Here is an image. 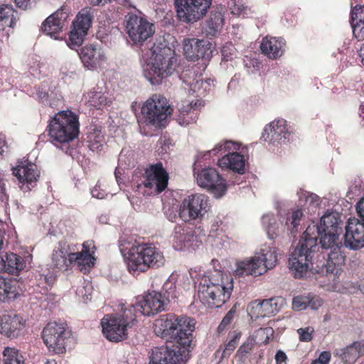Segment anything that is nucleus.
<instances>
[{"instance_id":"obj_1","label":"nucleus","mask_w":364,"mask_h":364,"mask_svg":"<svg viewBox=\"0 0 364 364\" xmlns=\"http://www.w3.org/2000/svg\"><path fill=\"white\" fill-rule=\"evenodd\" d=\"M343 221L337 213H327L318 223L312 222L306 229L289 257V268L295 279H303L310 272L336 274L346 255L338 241Z\"/></svg>"},{"instance_id":"obj_2","label":"nucleus","mask_w":364,"mask_h":364,"mask_svg":"<svg viewBox=\"0 0 364 364\" xmlns=\"http://www.w3.org/2000/svg\"><path fill=\"white\" fill-rule=\"evenodd\" d=\"M196 322L188 316L164 314L155 321V334L173 346L155 347L149 353V364H185L193 341Z\"/></svg>"},{"instance_id":"obj_3","label":"nucleus","mask_w":364,"mask_h":364,"mask_svg":"<svg viewBox=\"0 0 364 364\" xmlns=\"http://www.w3.org/2000/svg\"><path fill=\"white\" fill-rule=\"evenodd\" d=\"M150 52L151 55L144 65V75L151 85H159L176 68L175 51L167 45L164 38H160L153 44Z\"/></svg>"},{"instance_id":"obj_4","label":"nucleus","mask_w":364,"mask_h":364,"mask_svg":"<svg viewBox=\"0 0 364 364\" xmlns=\"http://www.w3.org/2000/svg\"><path fill=\"white\" fill-rule=\"evenodd\" d=\"M225 283L220 272L215 271L209 277H204L198 287V296L210 307L219 308L230 298L233 289L232 279Z\"/></svg>"},{"instance_id":"obj_5","label":"nucleus","mask_w":364,"mask_h":364,"mask_svg":"<svg viewBox=\"0 0 364 364\" xmlns=\"http://www.w3.org/2000/svg\"><path fill=\"white\" fill-rule=\"evenodd\" d=\"M127 266L130 272H144L149 268H158L164 264L163 253L155 246L140 244L132 246L128 252Z\"/></svg>"},{"instance_id":"obj_6","label":"nucleus","mask_w":364,"mask_h":364,"mask_svg":"<svg viewBox=\"0 0 364 364\" xmlns=\"http://www.w3.org/2000/svg\"><path fill=\"white\" fill-rule=\"evenodd\" d=\"M48 131L53 141L69 142L79 134L78 117L70 110L60 111L51 119Z\"/></svg>"},{"instance_id":"obj_7","label":"nucleus","mask_w":364,"mask_h":364,"mask_svg":"<svg viewBox=\"0 0 364 364\" xmlns=\"http://www.w3.org/2000/svg\"><path fill=\"white\" fill-rule=\"evenodd\" d=\"M136 321L132 309H125L122 314L107 315L101 321L102 333L110 341L119 342L127 338V331Z\"/></svg>"},{"instance_id":"obj_8","label":"nucleus","mask_w":364,"mask_h":364,"mask_svg":"<svg viewBox=\"0 0 364 364\" xmlns=\"http://www.w3.org/2000/svg\"><path fill=\"white\" fill-rule=\"evenodd\" d=\"M171 112L172 109L166 99L159 95H154L141 107V120L146 125L161 127L164 125L165 120Z\"/></svg>"},{"instance_id":"obj_9","label":"nucleus","mask_w":364,"mask_h":364,"mask_svg":"<svg viewBox=\"0 0 364 364\" xmlns=\"http://www.w3.org/2000/svg\"><path fill=\"white\" fill-rule=\"evenodd\" d=\"M277 261V255L274 251L262 250L256 253L250 259L237 262L235 269L236 274L239 276L252 275L255 277L265 273L268 269H272Z\"/></svg>"},{"instance_id":"obj_10","label":"nucleus","mask_w":364,"mask_h":364,"mask_svg":"<svg viewBox=\"0 0 364 364\" xmlns=\"http://www.w3.org/2000/svg\"><path fill=\"white\" fill-rule=\"evenodd\" d=\"M125 31L134 44L142 45L155 33V26L146 18L128 13L124 18Z\"/></svg>"},{"instance_id":"obj_11","label":"nucleus","mask_w":364,"mask_h":364,"mask_svg":"<svg viewBox=\"0 0 364 364\" xmlns=\"http://www.w3.org/2000/svg\"><path fill=\"white\" fill-rule=\"evenodd\" d=\"M213 0H173L180 21L194 23L206 16Z\"/></svg>"},{"instance_id":"obj_12","label":"nucleus","mask_w":364,"mask_h":364,"mask_svg":"<svg viewBox=\"0 0 364 364\" xmlns=\"http://www.w3.org/2000/svg\"><path fill=\"white\" fill-rule=\"evenodd\" d=\"M70 336V331L65 324L55 322L48 323L42 332L44 343L50 351L58 354L65 352Z\"/></svg>"},{"instance_id":"obj_13","label":"nucleus","mask_w":364,"mask_h":364,"mask_svg":"<svg viewBox=\"0 0 364 364\" xmlns=\"http://www.w3.org/2000/svg\"><path fill=\"white\" fill-rule=\"evenodd\" d=\"M209 209L208 197L203 194L191 195L186 198L179 210V216L185 222L203 217Z\"/></svg>"},{"instance_id":"obj_14","label":"nucleus","mask_w":364,"mask_h":364,"mask_svg":"<svg viewBox=\"0 0 364 364\" xmlns=\"http://www.w3.org/2000/svg\"><path fill=\"white\" fill-rule=\"evenodd\" d=\"M198 184L211 192L215 197H222L227 190L225 181L219 173L213 168H206L197 173Z\"/></svg>"},{"instance_id":"obj_15","label":"nucleus","mask_w":364,"mask_h":364,"mask_svg":"<svg viewBox=\"0 0 364 364\" xmlns=\"http://www.w3.org/2000/svg\"><path fill=\"white\" fill-rule=\"evenodd\" d=\"M213 50V43L207 39H185L183 51L186 58L191 61L210 59Z\"/></svg>"},{"instance_id":"obj_16","label":"nucleus","mask_w":364,"mask_h":364,"mask_svg":"<svg viewBox=\"0 0 364 364\" xmlns=\"http://www.w3.org/2000/svg\"><path fill=\"white\" fill-rule=\"evenodd\" d=\"M168 303V298L162 295V292L153 291L148 292L136 306H132V311H139L144 316L154 315L163 310Z\"/></svg>"},{"instance_id":"obj_17","label":"nucleus","mask_w":364,"mask_h":364,"mask_svg":"<svg viewBox=\"0 0 364 364\" xmlns=\"http://www.w3.org/2000/svg\"><path fill=\"white\" fill-rule=\"evenodd\" d=\"M168 175L163 168L162 163L152 164L146 168L143 184L150 189L154 188L156 193L164 191L168 185Z\"/></svg>"},{"instance_id":"obj_18","label":"nucleus","mask_w":364,"mask_h":364,"mask_svg":"<svg viewBox=\"0 0 364 364\" xmlns=\"http://www.w3.org/2000/svg\"><path fill=\"white\" fill-rule=\"evenodd\" d=\"M344 245L350 250L364 247V222L358 218H350L346 226Z\"/></svg>"},{"instance_id":"obj_19","label":"nucleus","mask_w":364,"mask_h":364,"mask_svg":"<svg viewBox=\"0 0 364 364\" xmlns=\"http://www.w3.org/2000/svg\"><path fill=\"white\" fill-rule=\"evenodd\" d=\"M291 133L287 129L286 121L278 119L272 122L264 129L262 138L273 144H287L289 141Z\"/></svg>"},{"instance_id":"obj_20","label":"nucleus","mask_w":364,"mask_h":364,"mask_svg":"<svg viewBox=\"0 0 364 364\" xmlns=\"http://www.w3.org/2000/svg\"><path fill=\"white\" fill-rule=\"evenodd\" d=\"M79 55L84 66L88 70L97 69L106 60L103 50L93 44L82 48Z\"/></svg>"},{"instance_id":"obj_21","label":"nucleus","mask_w":364,"mask_h":364,"mask_svg":"<svg viewBox=\"0 0 364 364\" xmlns=\"http://www.w3.org/2000/svg\"><path fill=\"white\" fill-rule=\"evenodd\" d=\"M24 321L14 313L0 316V333L9 338H17L23 329Z\"/></svg>"},{"instance_id":"obj_22","label":"nucleus","mask_w":364,"mask_h":364,"mask_svg":"<svg viewBox=\"0 0 364 364\" xmlns=\"http://www.w3.org/2000/svg\"><path fill=\"white\" fill-rule=\"evenodd\" d=\"M68 14L65 9L60 8L50 15L42 23V31L46 34L58 39L55 36L61 31L68 19Z\"/></svg>"},{"instance_id":"obj_23","label":"nucleus","mask_w":364,"mask_h":364,"mask_svg":"<svg viewBox=\"0 0 364 364\" xmlns=\"http://www.w3.org/2000/svg\"><path fill=\"white\" fill-rule=\"evenodd\" d=\"M12 171L20 183L27 184V190L31 189L29 185L33 186L32 183L36 182L40 176L37 166L31 162H20Z\"/></svg>"},{"instance_id":"obj_24","label":"nucleus","mask_w":364,"mask_h":364,"mask_svg":"<svg viewBox=\"0 0 364 364\" xmlns=\"http://www.w3.org/2000/svg\"><path fill=\"white\" fill-rule=\"evenodd\" d=\"M24 289L18 280L0 276V301L10 302L20 296Z\"/></svg>"},{"instance_id":"obj_25","label":"nucleus","mask_w":364,"mask_h":364,"mask_svg":"<svg viewBox=\"0 0 364 364\" xmlns=\"http://www.w3.org/2000/svg\"><path fill=\"white\" fill-rule=\"evenodd\" d=\"M91 247H94L92 241H87L82 244V250L80 252L70 253V261L77 265L80 271H86L95 264V257L92 256L94 251H90Z\"/></svg>"},{"instance_id":"obj_26","label":"nucleus","mask_w":364,"mask_h":364,"mask_svg":"<svg viewBox=\"0 0 364 364\" xmlns=\"http://www.w3.org/2000/svg\"><path fill=\"white\" fill-rule=\"evenodd\" d=\"M173 237V246L178 250H183L185 248H193L195 250L201 244L193 231L188 229L176 228Z\"/></svg>"},{"instance_id":"obj_27","label":"nucleus","mask_w":364,"mask_h":364,"mask_svg":"<svg viewBox=\"0 0 364 364\" xmlns=\"http://www.w3.org/2000/svg\"><path fill=\"white\" fill-rule=\"evenodd\" d=\"M284 45L285 41L283 38L267 36L262 39L260 48L262 53L269 58L277 59L282 55Z\"/></svg>"},{"instance_id":"obj_28","label":"nucleus","mask_w":364,"mask_h":364,"mask_svg":"<svg viewBox=\"0 0 364 364\" xmlns=\"http://www.w3.org/2000/svg\"><path fill=\"white\" fill-rule=\"evenodd\" d=\"M25 267V262L14 253H6L0 257V270L9 274H17Z\"/></svg>"},{"instance_id":"obj_29","label":"nucleus","mask_w":364,"mask_h":364,"mask_svg":"<svg viewBox=\"0 0 364 364\" xmlns=\"http://www.w3.org/2000/svg\"><path fill=\"white\" fill-rule=\"evenodd\" d=\"M218 164L223 168H229L238 173L245 171V159L243 155L237 152H232L218 160Z\"/></svg>"},{"instance_id":"obj_30","label":"nucleus","mask_w":364,"mask_h":364,"mask_svg":"<svg viewBox=\"0 0 364 364\" xmlns=\"http://www.w3.org/2000/svg\"><path fill=\"white\" fill-rule=\"evenodd\" d=\"M178 106L179 112L183 116L182 119L179 118V123L181 125H186L196 122L197 113H195L194 111L198 107L203 106V102L198 100L193 104V102L184 101L178 104Z\"/></svg>"},{"instance_id":"obj_31","label":"nucleus","mask_w":364,"mask_h":364,"mask_svg":"<svg viewBox=\"0 0 364 364\" xmlns=\"http://www.w3.org/2000/svg\"><path fill=\"white\" fill-rule=\"evenodd\" d=\"M240 338V332L233 331L232 333H229V341L227 343H225L223 346H220L215 353V358L219 359L218 363H220L223 359L230 357L237 346Z\"/></svg>"},{"instance_id":"obj_32","label":"nucleus","mask_w":364,"mask_h":364,"mask_svg":"<svg viewBox=\"0 0 364 364\" xmlns=\"http://www.w3.org/2000/svg\"><path fill=\"white\" fill-rule=\"evenodd\" d=\"M224 19L220 12L211 14L203 28V33L209 38L216 37L223 24Z\"/></svg>"},{"instance_id":"obj_33","label":"nucleus","mask_w":364,"mask_h":364,"mask_svg":"<svg viewBox=\"0 0 364 364\" xmlns=\"http://www.w3.org/2000/svg\"><path fill=\"white\" fill-rule=\"evenodd\" d=\"M14 11L11 6L7 4L0 5V32L4 31L7 28L9 30L13 28L16 22Z\"/></svg>"},{"instance_id":"obj_34","label":"nucleus","mask_w":364,"mask_h":364,"mask_svg":"<svg viewBox=\"0 0 364 364\" xmlns=\"http://www.w3.org/2000/svg\"><path fill=\"white\" fill-rule=\"evenodd\" d=\"M51 261L52 265L60 269H66L69 265L72 264V261H70V253L62 248L53 251Z\"/></svg>"},{"instance_id":"obj_35","label":"nucleus","mask_w":364,"mask_h":364,"mask_svg":"<svg viewBox=\"0 0 364 364\" xmlns=\"http://www.w3.org/2000/svg\"><path fill=\"white\" fill-rule=\"evenodd\" d=\"M270 309L271 307H269L266 299L263 300L262 301H258L255 300L252 304L250 314L252 317H255V318L269 317L273 316V314L270 312Z\"/></svg>"},{"instance_id":"obj_36","label":"nucleus","mask_w":364,"mask_h":364,"mask_svg":"<svg viewBox=\"0 0 364 364\" xmlns=\"http://www.w3.org/2000/svg\"><path fill=\"white\" fill-rule=\"evenodd\" d=\"M93 15L90 9H83L77 16L76 20L73 22V26L77 27V29L86 31L91 26Z\"/></svg>"},{"instance_id":"obj_37","label":"nucleus","mask_w":364,"mask_h":364,"mask_svg":"<svg viewBox=\"0 0 364 364\" xmlns=\"http://www.w3.org/2000/svg\"><path fill=\"white\" fill-rule=\"evenodd\" d=\"M87 33L86 31L77 29V27L73 26L70 33L69 41L67 43L68 46L72 49L81 46Z\"/></svg>"},{"instance_id":"obj_38","label":"nucleus","mask_w":364,"mask_h":364,"mask_svg":"<svg viewBox=\"0 0 364 364\" xmlns=\"http://www.w3.org/2000/svg\"><path fill=\"white\" fill-rule=\"evenodd\" d=\"M272 328H260L250 337L253 338L256 345L267 344L269 342V336H272Z\"/></svg>"},{"instance_id":"obj_39","label":"nucleus","mask_w":364,"mask_h":364,"mask_svg":"<svg viewBox=\"0 0 364 364\" xmlns=\"http://www.w3.org/2000/svg\"><path fill=\"white\" fill-rule=\"evenodd\" d=\"M3 355L4 357V364H24L23 356L14 348H5Z\"/></svg>"},{"instance_id":"obj_40","label":"nucleus","mask_w":364,"mask_h":364,"mask_svg":"<svg viewBox=\"0 0 364 364\" xmlns=\"http://www.w3.org/2000/svg\"><path fill=\"white\" fill-rule=\"evenodd\" d=\"M341 356L345 363L350 364L354 363L359 358L358 353L356 351L353 343L341 350Z\"/></svg>"},{"instance_id":"obj_41","label":"nucleus","mask_w":364,"mask_h":364,"mask_svg":"<svg viewBox=\"0 0 364 364\" xmlns=\"http://www.w3.org/2000/svg\"><path fill=\"white\" fill-rule=\"evenodd\" d=\"M255 346L257 345L255 343L253 338L249 336L237 350L236 357L240 360H242L252 351Z\"/></svg>"},{"instance_id":"obj_42","label":"nucleus","mask_w":364,"mask_h":364,"mask_svg":"<svg viewBox=\"0 0 364 364\" xmlns=\"http://www.w3.org/2000/svg\"><path fill=\"white\" fill-rule=\"evenodd\" d=\"M228 6L231 13L235 16L247 14V6H245L242 0H230Z\"/></svg>"},{"instance_id":"obj_43","label":"nucleus","mask_w":364,"mask_h":364,"mask_svg":"<svg viewBox=\"0 0 364 364\" xmlns=\"http://www.w3.org/2000/svg\"><path fill=\"white\" fill-rule=\"evenodd\" d=\"M88 97L90 105L94 107L107 104V97L101 92H90L88 93Z\"/></svg>"},{"instance_id":"obj_44","label":"nucleus","mask_w":364,"mask_h":364,"mask_svg":"<svg viewBox=\"0 0 364 364\" xmlns=\"http://www.w3.org/2000/svg\"><path fill=\"white\" fill-rule=\"evenodd\" d=\"M237 150L239 149V145L232 142V141H226L223 143L220 142L218 144L214 149L210 151L213 155H216L219 152H225L227 150Z\"/></svg>"},{"instance_id":"obj_45","label":"nucleus","mask_w":364,"mask_h":364,"mask_svg":"<svg viewBox=\"0 0 364 364\" xmlns=\"http://www.w3.org/2000/svg\"><path fill=\"white\" fill-rule=\"evenodd\" d=\"M309 300L308 296H297L293 299L292 308L296 311H301L308 308Z\"/></svg>"},{"instance_id":"obj_46","label":"nucleus","mask_w":364,"mask_h":364,"mask_svg":"<svg viewBox=\"0 0 364 364\" xmlns=\"http://www.w3.org/2000/svg\"><path fill=\"white\" fill-rule=\"evenodd\" d=\"M266 301H267L269 307H271L270 312L273 315H275L279 312L285 303L284 299L282 296L271 298L269 299H266Z\"/></svg>"},{"instance_id":"obj_47","label":"nucleus","mask_w":364,"mask_h":364,"mask_svg":"<svg viewBox=\"0 0 364 364\" xmlns=\"http://www.w3.org/2000/svg\"><path fill=\"white\" fill-rule=\"evenodd\" d=\"M364 22V7L356 5L351 11L350 23Z\"/></svg>"},{"instance_id":"obj_48","label":"nucleus","mask_w":364,"mask_h":364,"mask_svg":"<svg viewBox=\"0 0 364 364\" xmlns=\"http://www.w3.org/2000/svg\"><path fill=\"white\" fill-rule=\"evenodd\" d=\"M163 296H166L168 298V301L169 302L170 298L175 299L176 298V294L175 290L174 284L170 281L167 280L164 286H163Z\"/></svg>"},{"instance_id":"obj_49","label":"nucleus","mask_w":364,"mask_h":364,"mask_svg":"<svg viewBox=\"0 0 364 364\" xmlns=\"http://www.w3.org/2000/svg\"><path fill=\"white\" fill-rule=\"evenodd\" d=\"M237 305V304L236 303L224 316L220 325L218 326L219 331H223L228 324L231 323L236 312Z\"/></svg>"},{"instance_id":"obj_50","label":"nucleus","mask_w":364,"mask_h":364,"mask_svg":"<svg viewBox=\"0 0 364 364\" xmlns=\"http://www.w3.org/2000/svg\"><path fill=\"white\" fill-rule=\"evenodd\" d=\"M312 327L301 328L297 330L299 335V340L303 342H309L312 339V333H314Z\"/></svg>"},{"instance_id":"obj_51","label":"nucleus","mask_w":364,"mask_h":364,"mask_svg":"<svg viewBox=\"0 0 364 364\" xmlns=\"http://www.w3.org/2000/svg\"><path fill=\"white\" fill-rule=\"evenodd\" d=\"M354 36L359 41L364 39V21L350 23Z\"/></svg>"},{"instance_id":"obj_52","label":"nucleus","mask_w":364,"mask_h":364,"mask_svg":"<svg viewBox=\"0 0 364 364\" xmlns=\"http://www.w3.org/2000/svg\"><path fill=\"white\" fill-rule=\"evenodd\" d=\"M302 216V210L298 209L292 213L291 218H287V223L288 224L290 223L292 225L291 231H294V229H296L297 226L299 225V222Z\"/></svg>"},{"instance_id":"obj_53","label":"nucleus","mask_w":364,"mask_h":364,"mask_svg":"<svg viewBox=\"0 0 364 364\" xmlns=\"http://www.w3.org/2000/svg\"><path fill=\"white\" fill-rule=\"evenodd\" d=\"M16 5L23 10L31 9L39 0H14Z\"/></svg>"},{"instance_id":"obj_54","label":"nucleus","mask_w":364,"mask_h":364,"mask_svg":"<svg viewBox=\"0 0 364 364\" xmlns=\"http://www.w3.org/2000/svg\"><path fill=\"white\" fill-rule=\"evenodd\" d=\"M306 203L311 205L313 208H317L320 204L319 197L312 193H305Z\"/></svg>"},{"instance_id":"obj_55","label":"nucleus","mask_w":364,"mask_h":364,"mask_svg":"<svg viewBox=\"0 0 364 364\" xmlns=\"http://www.w3.org/2000/svg\"><path fill=\"white\" fill-rule=\"evenodd\" d=\"M309 300V304L308 307L311 309L316 310L322 305V300L318 296H308Z\"/></svg>"},{"instance_id":"obj_56","label":"nucleus","mask_w":364,"mask_h":364,"mask_svg":"<svg viewBox=\"0 0 364 364\" xmlns=\"http://www.w3.org/2000/svg\"><path fill=\"white\" fill-rule=\"evenodd\" d=\"M331 359V353L328 351H323L321 353L318 359L315 360L314 362H316L319 364H328Z\"/></svg>"},{"instance_id":"obj_57","label":"nucleus","mask_w":364,"mask_h":364,"mask_svg":"<svg viewBox=\"0 0 364 364\" xmlns=\"http://www.w3.org/2000/svg\"><path fill=\"white\" fill-rule=\"evenodd\" d=\"M92 196L96 198L102 199L107 195L106 192L100 189L99 185H96L91 191Z\"/></svg>"},{"instance_id":"obj_58","label":"nucleus","mask_w":364,"mask_h":364,"mask_svg":"<svg viewBox=\"0 0 364 364\" xmlns=\"http://www.w3.org/2000/svg\"><path fill=\"white\" fill-rule=\"evenodd\" d=\"M287 358V355L282 350H278L275 355L277 364L286 363Z\"/></svg>"},{"instance_id":"obj_59","label":"nucleus","mask_w":364,"mask_h":364,"mask_svg":"<svg viewBox=\"0 0 364 364\" xmlns=\"http://www.w3.org/2000/svg\"><path fill=\"white\" fill-rule=\"evenodd\" d=\"M353 345L359 356L364 354V341L354 342Z\"/></svg>"},{"instance_id":"obj_60","label":"nucleus","mask_w":364,"mask_h":364,"mask_svg":"<svg viewBox=\"0 0 364 364\" xmlns=\"http://www.w3.org/2000/svg\"><path fill=\"white\" fill-rule=\"evenodd\" d=\"M43 279L45 282L49 286H52L55 282V276L51 273L43 275Z\"/></svg>"},{"instance_id":"obj_61","label":"nucleus","mask_w":364,"mask_h":364,"mask_svg":"<svg viewBox=\"0 0 364 364\" xmlns=\"http://www.w3.org/2000/svg\"><path fill=\"white\" fill-rule=\"evenodd\" d=\"M355 208L360 220L364 222V205L360 206V205H356Z\"/></svg>"},{"instance_id":"obj_62","label":"nucleus","mask_w":364,"mask_h":364,"mask_svg":"<svg viewBox=\"0 0 364 364\" xmlns=\"http://www.w3.org/2000/svg\"><path fill=\"white\" fill-rule=\"evenodd\" d=\"M101 146H102L101 144H99L98 142H92V141H90V144L89 145L90 149L92 151L97 150Z\"/></svg>"},{"instance_id":"obj_63","label":"nucleus","mask_w":364,"mask_h":364,"mask_svg":"<svg viewBox=\"0 0 364 364\" xmlns=\"http://www.w3.org/2000/svg\"><path fill=\"white\" fill-rule=\"evenodd\" d=\"M37 95L38 97L44 102V100H47L48 98V94L46 92H42L38 90L37 92Z\"/></svg>"},{"instance_id":"obj_64","label":"nucleus","mask_w":364,"mask_h":364,"mask_svg":"<svg viewBox=\"0 0 364 364\" xmlns=\"http://www.w3.org/2000/svg\"><path fill=\"white\" fill-rule=\"evenodd\" d=\"M359 55L362 58V63L364 65V44H363L360 48Z\"/></svg>"}]
</instances>
